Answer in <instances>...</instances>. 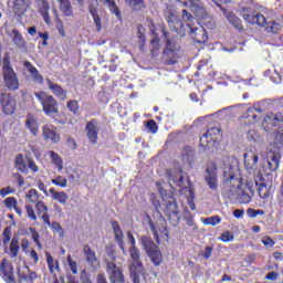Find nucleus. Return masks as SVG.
Masks as SVG:
<instances>
[{
	"instance_id": "473e14b6",
	"label": "nucleus",
	"mask_w": 283,
	"mask_h": 283,
	"mask_svg": "<svg viewBox=\"0 0 283 283\" xmlns=\"http://www.w3.org/2000/svg\"><path fill=\"white\" fill-rule=\"evenodd\" d=\"M27 127L28 129H30L33 136H36V134H39V123L36 122V118L33 117L32 114H29L27 116Z\"/></svg>"
},
{
	"instance_id": "9b49d317",
	"label": "nucleus",
	"mask_w": 283,
	"mask_h": 283,
	"mask_svg": "<svg viewBox=\"0 0 283 283\" xmlns=\"http://www.w3.org/2000/svg\"><path fill=\"white\" fill-rule=\"evenodd\" d=\"M240 14L244 21L253 25H264L266 23V18L262 13H255V10L251 8H243Z\"/></svg>"
},
{
	"instance_id": "7ed1b4c3",
	"label": "nucleus",
	"mask_w": 283,
	"mask_h": 283,
	"mask_svg": "<svg viewBox=\"0 0 283 283\" xmlns=\"http://www.w3.org/2000/svg\"><path fill=\"white\" fill-rule=\"evenodd\" d=\"M181 19L184 23H186L187 30L190 32V36L197 41L198 43H207V31H205V28H196L192 27L191 21H193V15L189 13L187 10L181 11Z\"/></svg>"
},
{
	"instance_id": "c03bdc74",
	"label": "nucleus",
	"mask_w": 283,
	"mask_h": 283,
	"mask_svg": "<svg viewBox=\"0 0 283 283\" xmlns=\"http://www.w3.org/2000/svg\"><path fill=\"white\" fill-rule=\"evenodd\" d=\"M52 185H55V187H61L62 189H65L67 187V178L63 176H57L56 178L51 179Z\"/></svg>"
},
{
	"instance_id": "79ce46f5",
	"label": "nucleus",
	"mask_w": 283,
	"mask_h": 283,
	"mask_svg": "<svg viewBox=\"0 0 283 283\" xmlns=\"http://www.w3.org/2000/svg\"><path fill=\"white\" fill-rule=\"evenodd\" d=\"M19 238L14 237L11 240L10 247H9V251L11 253V258H17V255H19Z\"/></svg>"
},
{
	"instance_id": "20e7f679",
	"label": "nucleus",
	"mask_w": 283,
	"mask_h": 283,
	"mask_svg": "<svg viewBox=\"0 0 283 283\" xmlns=\"http://www.w3.org/2000/svg\"><path fill=\"white\" fill-rule=\"evenodd\" d=\"M140 242L154 265L160 266L163 263V252L158 250V245H156V243H154V241L148 237H142Z\"/></svg>"
},
{
	"instance_id": "cd10ccee",
	"label": "nucleus",
	"mask_w": 283,
	"mask_h": 283,
	"mask_svg": "<svg viewBox=\"0 0 283 283\" xmlns=\"http://www.w3.org/2000/svg\"><path fill=\"white\" fill-rule=\"evenodd\" d=\"M88 10L93 17L97 32H101L103 25L101 24V17H98V1L93 2V4L88 7Z\"/></svg>"
},
{
	"instance_id": "f8f14e48",
	"label": "nucleus",
	"mask_w": 283,
	"mask_h": 283,
	"mask_svg": "<svg viewBox=\"0 0 283 283\" xmlns=\"http://www.w3.org/2000/svg\"><path fill=\"white\" fill-rule=\"evenodd\" d=\"M106 273L111 283H125V274L123 269L114 262L106 263Z\"/></svg>"
},
{
	"instance_id": "b1692460",
	"label": "nucleus",
	"mask_w": 283,
	"mask_h": 283,
	"mask_svg": "<svg viewBox=\"0 0 283 283\" xmlns=\"http://www.w3.org/2000/svg\"><path fill=\"white\" fill-rule=\"evenodd\" d=\"M35 3L38 4V10L43 21L46 23V25H50V3H48V0H35Z\"/></svg>"
},
{
	"instance_id": "e433bc0d",
	"label": "nucleus",
	"mask_w": 283,
	"mask_h": 283,
	"mask_svg": "<svg viewBox=\"0 0 283 283\" xmlns=\"http://www.w3.org/2000/svg\"><path fill=\"white\" fill-rule=\"evenodd\" d=\"M15 169L21 174H28V161L25 163L21 154L15 157Z\"/></svg>"
},
{
	"instance_id": "603ef678",
	"label": "nucleus",
	"mask_w": 283,
	"mask_h": 283,
	"mask_svg": "<svg viewBox=\"0 0 283 283\" xmlns=\"http://www.w3.org/2000/svg\"><path fill=\"white\" fill-rule=\"evenodd\" d=\"M184 220H186V224H188L189 227L198 229V226H196V221H193V214H191V212L186 211L184 213Z\"/></svg>"
},
{
	"instance_id": "338daca9",
	"label": "nucleus",
	"mask_w": 283,
	"mask_h": 283,
	"mask_svg": "<svg viewBox=\"0 0 283 283\" xmlns=\"http://www.w3.org/2000/svg\"><path fill=\"white\" fill-rule=\"evenodd\" d=\"M35 209L39 211V213H48V206H45L43 201H38L35 203Z\"/></svg>"
},
{
	"instance_id": "2eb2a0df",
	"label": "nucleus",
	"mask_w": 283,
	"mask_h": 283,
	"mask_svg": "<svg viewBox=\"0 0 283 283\" xmlns=\"http://www.w3.org/2000/svg\"><path fill=\"white\" fill-rule=\"evenodd\" d=\"M0 273L2 274V277L6 282H17V280L14 279V266L12 265V262H10L8 259H3L0 262Z\"/></svg>"
},
{
	"instance_id": "39448f33",
	"label": "nucleus",
	"mask_w": 283,
	"mask_h": 283,
	"mask_svg": "<svg viewBox=\"0 0 283 283\" xmlns=\"http://www.w3.org/2000/svg\"><path fill=\"white\" fill-rule=\"evenodd\" d=\"M165 15L170 30L177 32L179 36H185V34H187V28H185L182 20H178L176 17V9L174 7H168L166 9Z\"/></svg>"
},
{
	"instance_id": "393cba45",
	"label": "nucleus",
	"mask_w": 283,
	"mask_h": 283,
	"mask_svg": "<svg viewBox=\"0 0 283 283\" xmlns=\"http://www.w3.org/2000/svg\"><path fill=\"white\" fill-rule=\"evenodd\" d=\"M166 209L169 218H172L176 224H178V222H180V211L178 210V203L176 200H169L166 205Z\"/></svg>"
},
{
	"instance_id": "72a5a7b5",
	"label": "nucleus",
	"mask_w": 283,
	"mask_h": 283,
	"mask_svg": "<svg viewBox=\"0 0 283 283\" xmlns=\"http://www.w3.org/2000/svg\"><path fill=\"white\" fill-rule=\"evenodd\" d=\"M11 39H12L14 45H17V48H19L20 50L25 49V40L23 39V35H21V33H19V31L13 29L11 31Z\"/></svg>"
},
{
	"instance_id": "5701e85b",
	"label": "nucleus",
	"mask_w": 283,
	"mask_h": 283,
	"mask_svg": "<svg viewBox=\"0 0 283 283\" xmlns=\"http://www.w3.org/2000/svg\"><path fill=\"white\" fill-rule=\"evenodd\" d=\"M42 136L44 140H51V143H59L60 136L54 125H45L42 127Z\"/></svg>"
},
{
	"instance_id": "c756f323",
	"label": "nucleus",
	"mask_w": 283,
	"mask_h": 283,
	"mask_svg": "<svg viewBox=\"0 0 283 283\" xmlns=\"http://www.w3.org/2000/svg\"><path fill=\"white\" fill-rule=\"evenodd\" d=\"M49 193H51L52 200H56L60 202V205H67L69 196L65 191H56L54 188H51L49 190Z\"/></svg>"
},
{
	"instance_id": "c9c22d12",
	"label": "nucleus",
	"mask_w": 283,
	"mask_h": 283,
	"mask_svg": "<svg viewBox=\"0 0 283 283\" xmlns=\"http://www.w3.org/2000/svg\"><path fill=\"white\" fill-rule=\"evenodd\" d=\"M222 12L224 14V17L228 19V21L235 28L240 29V19L238 18V15H235V13L227 10V9H222Z\"/></svg>"
},
{
	"instance_id": "09e8293b",
	"label": "nucleus",
	"mask_w": 283,
	"mask_h": 283,
	"mask_svg": "<svg viewBox=\"0 0 283 283\" xmlns=\"http://www.w3.org/2000/svg\"><path fill=\"white\" fill-rule=\"evenodd\" d=\"M203 224H210L211 227H217V224H220L222 222V219L220 216L214 217H208L206 219H202Z\"/></svg>"
},
{
	"instance_id": "1a4fd4ad",
	"label": "nucleus",
	"mask_w": 283,
	"mask_h": 283,
	"mask_svg": "<svg viewBox=\"0 0 283 283\" xmlns=\"http://www.w3.org/2000/svg\"><path fill=\"white\" fill-rule=\"evenodd\" d=\"M163 36L166 38V49L164 51V56L168 59H176L178 52H180V42L176 39H170L169 33L161 27Z\"/></svg>"
},
{
	"instance_id": "4468645a",
	"label": "nucleus",
	"mask_w": 283,
	"mask_h": 283,
	"mask_svg": "<svg viewBox=\"0 0 283 283\" xmlns=\"http://www.w3.org/2000/svg\"><path fill=\"white\" fill-rule=\"evenodd\" d=\"M0 105L3 114H7V116H12L17 109V101L10 94H1Z\"/></svg>"
},
{
	"instance_id": "a19ab883",
	"label": "nucleus",
	"mask_w": 283,
	"mask_h": 283,
	"mask_svg": "<svg viewBox=\"0 0 283 283\" xmlns=\"http://www.w3.org/2000/svg\"><path fill=\"white\" fill-rule=\"evenodd\" d=\"M104 3L109 8L111 12L117 17V19H120V9H118V6H116V1L114 0H104Z\"/></svg>"
},
{
	"instance_id": "0e129e2a",
	"label": "nucleus",
	"mask_w": 283,
	"mask_h": 283,
	"mask_svg": "<svg viewBox=\"0 0 283 283\" xmlns=\"http://www.w3.org/2000/svg\"><path fill=\"white\" fill-rule=\"evenodd\" d=\"M107 256H106V264L107 262H116V254H114V250L112 248H108L106 250Z\"/></svg>"
},
{
	"instance_id": "37998d69",
	"label": "nucleus",
	"mask_w": 283,
	"mask_h": 283,
	"mask_svg": "<svg viewBox=\"0 0 283 283\" xmlns=\"http://www.w3.org/2000/svg\"><path fill=\"white\" fill-rule=\"evenodd\" d=\"M149 30L154 36V39L151 40V45L155 46V49L153 50V52H156V50H158V43H160V39H158V33L156 32V25L150 24L149 25Z\"/></svg>"
},
{
	"instance_id": "ea45409f",
	"label": "nucleus",
	"mask_w": 283,
	"mask_h": 283,
	"mask_svg": "<svg viewBox=\"0 0 283 283\" xmlns=\"http://www.w3.org/2000/svg\"><path fill=\"white\" fill-rule=\"evenodd\" d=\"M46 255V264L49 266L50 273H54V271H59V262L54 258H52V254L49 252L45 253Z\"/></svg>"
},
{
	"instance_id": "ddd939ff",
	"label": "nucleus",
	"mask_w": 283,
	"mask_h": 283,
	"mask_svg": "<svg viewBox=\"0 0 283 283\" xmlns=\"http://www.w3.org/2000/svg\"><path fill=\"white\" fill-rule=\"evenodd\" d=\"M260 118H262V109L252 106L249 107L247 112L240 117V123L247 127L249 125H255Z\"/></svg>"
},
{
	"instance_id": "5fc2aeb1",
	"label": "nucleus",
	"mask_w": 283,
	"mask_h": 283,
	"mask_svg": "<svg viewBox=\"0 0 283 283\" xmlns=\"http://www.w3.org/2000/svg\"><path fill=\"white\" fill-rule=\"evenodd\" d=\"M219 240L221 242H233L234 237H233V232L231 231H224L220 237Z\"/></svg>"
},
{
	"instance_id": "69168bd1",
	"label": "nucleus",
	"mask_w": 283,
	"mask_h": 283,
	"mask_svg": "<svg viewBox=\"0 0 283 283\" xmlns=\"http://www.w3.org/2000/svg\"><path fill=\"white\" fill-rule=\"evenodd\" d=\"M67 108L73 114H76V112H78V103L76 101H69L67 102Z\"/></svg>"
},
{
	"instance_id": "0eeeda50",
	"label": "nucleus",
	"mask_w": 283,
	"mask_h": 283,
	"mask_svg": "<svg viewBox=\"0 0 283 283\" xmlns=\"http://www.w3.org/2000/svg\"><path fill=\"white\" fill-rule=\"evenodd\" d=\"M3 81L6 86L13 92L19 90V77L14 70L10 67V60L4 59L3 61Z\"/></svg>"
},
{
	"instance_id": "a18cd8bd",
	"label": "nucleus",
	"mask_w": 283,
	"mask_h": 283,
	"mask_svg": "<svg viewBox=\"0 0 283 283\" xmlns=\"http://www.w3.org/2000/svg\"><path fill=\"white\" fill-rule=\"evenodd\" d=\"M66 262H67L69 268H70L71 272L73 273V275H77V273H78V264L76 263V261L74 259H72L71 254H69L66 256Z\"/></svg>"
},
{
	"instance_id": "423d86ee",
	"label": "nucleus",
	"mask_w": 283,
	"mask_h": 283,
	"mask_svg": "<svg viewBox=\"0 0 283 283\" xmlns=\"http://www.w3.org/2000/svg\"><path fill=\"white\" fill-rule=\"evenodd\" d=\"M35 98L40 101L43 112L46 116H52V114H59L57 103L54 96L48 95L45 92L35 93Z\"/></svg>"
},
{
	"instance_id": "58836bf2",
	"label": "nucleus",
	"mask_w": 283,
	"mask_h": 283,
	"mask_svg": "<svg viewBox=\"0 0 283 283\" xmlns=\"http://www.w3.org/2000/svg\"><path fill=\"white\" fill-rule=\"evenodd\" d=\"M50 158H51V163L55 165L59 171H63V159L61 158V156H59V154L51 150Z\"/></svg>"
},
{
	"instance_id": "8fccbe9b",
	"label": "nucleus",
	"mask_w": 283,
	"mask_h": 283,
	"mask_svg": "<svg viewBox=\"0 0 283 283\" xmlns=\"http://www.w3.org/2000/svg\"><path fill=\"white\" fill-rule=\"evenodd\" d=\"M156 187L163 200H168V198H171V192L169 190H165V188H163V184L156 182Z\"/></svg>"
},
{
	"instance_id": "680f3d73",
	"label": "nucleus",
	"mask_w": 283,
	"mask_h": 283,
	"mask_svg": "<svg viewBox=\"0 0 283 283\" xmlns=\"http://www.w3.org/2000/svg\"><path fill=\"white\" fill-rule=\"evenodd\" d=\"M182 156L186 160H188V163H191V160H193V150L190 147L185 148Z\"/></svg>"
},
{
	"instance_id": "6e6552de",
	"label": "nucleus",
	"mask_w": 283,
	"mask_h": 283,
	"mask_svg": "<svg viewBox=\"0 0 283 283\" xmlns=\"http://www.w3.org/2000/svg\"><path fill=\"white\" fill-rule=\"evenodd\" d=\"M220 136H222L220 133V127L209 126L207 133L200 138V146L203 147V149H207L211 147L213 143L220 140Z\"/></svg>"
},
{
	"instance_id": "13d9d810",
	"label": "nucleus",
	"mask_w": 283,
	"mask_h": 283,
	"mask_svg": "<svg viewBox=\"0 0 283 283\" xmlns=\"http://www.w3.org/2000/svg\"><path fill=\"white\" fill-rule=\"evenodd\" d=\"M167 176H168L169 180H172V182H182V175H180V171H178L174 175V172L171 170H169V171H167Z\"/></svg>"
},
{
	"instance_id": "6ab92c4d",
	"label": "nucleus",
	"mask_w": 283,
	"mask_h": 283,
	"mask_svg": "<svg viewBox=\"0 0 283 283\" xmlns=\"http://www.w3.org/2000/svg\"><path fill=\"white\" fill-rule=\"evenodd\" d=\"M261 158L263 160L266 159L270 171H276L277 167H280V153L273 150H270L266 155L262 153Z\"/></svg>"
},
{
	"instance_id": "2f4dec72",
	"label": "nucleus",
	"mask_w": 283,
	"mask_h": 283,
	"mask_svg": "<svg viewBox=\"0 0 283 283\" xmlns=\"http://www.w3.org/2000/svg\"><path fill=\"white\" fill-rule=\"evenodd\" d=\"M260 27L265 28L266 32H269L270 34H280V30H282L280 23L275 22L274 20H271L269 22H266L265 20L264 25Z\"/></svg>"
},
{
	"instance_id": "9d476101",
	"label": "nucleus",
	"mask_w": 283,
	"mask_h": 283,
	"mask_svg": "<svg viewBox=\"0 0 283 283\" xmlns=\"http://www.w3.org/2000/svg\"><path fill=\"white\" fill-rule=\"evenodd\" d=\"M240 189H242V191L238 195V200H240L242 205H249L253 196H255V184L252 179H247L245 184L240 186Z\"/></svg>"
},
{
	"instance_id": "4c0bfd02",
	"label": "nucleus",
	"mask_w": 283,
	"mask_h": 283,
	"mask_svg": "<svg viewBox=\"0 0 283 283\" xmlns=\"http://www.w3.org/2000/svg\"><path fill=\"white\" fill-rule=\"evenodd\" d=\"M258 193H259L260 198H262L263 200H266V198H269V196H271V190H269V187L266 186V184H264L262 181V179H260Z\"/></svg>"
},
{
	"instance_id": "bf43d9fd",
	"label": "nucleus",
	"mask_w": 283,
	"mask_h": 283,
	"mask_svg": "<svg viewBox=\"0 0 283 283\" xmlns=\"http://www.w3.org/2000/svg\"><path fill=\"white\" fill-rule=\"evenodd\" d=\"M2 238H3V244H8L10 242V240H12V231L10 230V228H6L3 233H2Z\"/></svg>"
},
{
	"instance_id": "774afa93",
	"label": "nucleus",
	"mask_w": 283,
	"mask_h": 283,
	"mask_svg": "<svg viewBox=\"0 0 283 283\" xmlns=\"http://www.w3.org/2000/svg\"><path fill=\"white\" fill-rule=\"evenodd\" d=\"M29 258L31 260V264H39V253L35 250H31L29 252Z\"/></svg>"
},
{
	"instance_id": "c85d7f7f",
	"label": "nucleus",
	"mask_w": 283,
	"mask_h": 283,
	"mask_svg": "<svg viewBox=\"0 0 283 283\" xmlns=\"http://www.w3.org/2000/svg\"><path fill=\"white\" fill-rule=\"evenodd\" d=\"M3 205L6 207V209H8L9 211H12V209H14L15 213H18V216H22V211L21 208L19 207V201H17V198L14 197H8L4 199Z\"/></svg>"
},
{
	"instance_id": "a878e982",
	"label": "nucleus",
	"mask_w": 283,
	"mask_h": 283,
	"mask_svg": "<svg viewBox=\"0 0 283 283\" xmlns=\"http://www.w3.org/2000/svg\"><path fill=\"white\" fill-rule=\"evenodd\" d=\"M60 6V12L62 17L66 19H72L74 17V9L72 8V2L70 0H57Z\"/></svg>"
},
{
	"instance_id": "412c9836",
	"label": "nucleus",
	"mask_w": 283,
	"mask_h": 283,
	"mask_svg": "<svg viewBox=\"0 0 283 283\" xmlns=\"http://www.w3.org/2000/svg\"><path fill=\"white\" fill-rule=\"evenodd\" d=\"M46 85L49 90L59 98L60 101H66L67 91H65L61 85L52 82L50 78H46Z\"/></svg>"
},
{
	"instance_id": "dca6fc26",
	"label": "nucleus",
	"mask_w": 283,
	"mask_h": 283,
	"mask_svg": "<svg viewBox=\"0 0 283 283\" xmlns=\"http://www.w3.org/2000/svg\"><path fill=\"white\" fill-rule=\"evenodd\" d=\"M283 123V115L282 113L277 114H268L263 120V127L268 132H273L274 127H280V124Z\"/></svg>"
},
{
	"instance_id": "864d4df0",
	"label": "nucleus",
	"mask_w": 283,
	"mask_h": 283,
	"mask_svg": "<svg viewBox=\"0 0 283 283\" xmlns=\"http://www.w3.org/2000/svg\"><path fill=\"white\" fill-rule=\"evenodd\" d=\"M274 140L276 145H283V126H280L274 134Z\"/></svg>"
},
{
	"instance_id": "052dcab7",
	"label": "nucleus",
	"mask_w": 283,
	"mask_h": 283,
	"mask_svg": "<svg viewBox=\"0 0 283 283\" xmlns=\"http://www.w3.org/2000/svg\"><path fill=\"white\" fill-rule=\"evenodd\" d=\"M146 127L149 129V132H151V134H156V132H158V124H156L154 119H149L146 123Z\"/></svg>"
},
{
	"instance_id": "a211bd4d",
	"label": "nucleus",
	"mask_w": 283,
	"mask_h": 283,
	"mask_svg": "<svg viewBox=\"0 0 283 283\" xmlns=\"http://www.w3.org/2000/svg\"><path fill=\"white\" fill-rule=\"evenodd\" d=\"M85 132L90 143H92V145H96L98 140V122H96V119H92L86 123Z\"/></svg>"
},
{
	"instance_id": "de8ad7c7",
	"label": "nucleus",
	"mask_w": 283,
	"mask_h": 283,
	"mask_svg": "<svg viewBox=\"0 0 283 283\" xmlns=\"http://www.w3.org/2000/svg\"><path fill=\"white\" fill-rule=\"evenodd\" d=\"M29 231L32 235L33 242H35L39 251H41V249H43V245L41 244V235H39V232H36L34 228H29Z\"/></svg>"
},
{
	"instance_id": "f3484780",
	"label": "nucleus",
	"mask_w": 283,
	"mask_h": 283,
	"mask_svg": "<svg viewBox=\"0 0 283 283\" xmlns=\"http://www.w3.org/2000/svg\"><path fill=\"white\" fill-rule=\"evenodd\" d=\"M258 153L248 150L244 154V167L249 174H255V169L258 168Z\"/></svg>"
},
{
	"instance_id": "bb28decb",
	"label": "nucleus",
	"mask_w": 283,
	"mask_h": 283,
	"mask_svg": "<svg viewBox=\"0 0 283 283\" xmlns=\"http://www.w3.org/2000/svg\"><path fill=\"white\" fill-rule=\"evenodd\" d=\"M24 67L31 74V78H32L33 83H39L40 85H42L43 75L39 73V70H36V67H34V65H32L28 61L24 62Z\"/></svg>"
},
{
	"instance_id": "6e6d98bb",
	"label": "nucleus",
	"mask_w": 283,
	"mask_h": 283,
	"mask_svg": "<svg viewBox=\"0 0 283 283\" xmlns=\"http://www.w3.org/2000/svg\"><path fill=\"white\" fill-rule=\"evenodd\" d=\"M50 227H51L53 233L59 234L60 238H63V235L65 234V233L63 232V227H61V223H59V222H53Z\"/></svg>"
},
{
	"instance_id": "f704fd0d",
	"label": "nucleus",
	"mask_w": 283,
	"mask_h": 283,
	"mask_svg": "<svg viewBox=\"0 0 283 283\" xmlns=\"http://www.w3.org/2000/svg\"><path fill=\"white\" fill-rule=\"evenodd\" d=\"M30 3H32V0H15L14 8L20 14H24L30 10Z\"/></svg>"
},
{
	"instance_id": "4d7b16f0",
	"label": "nucleus",
	"mask_w": 283,
	"mask_h": 283,
	"mask_svg": "<svg viewBox=\"0 0 283 283\" xmlns=\"http://www.w3.org/2000/svg\"><path fill=\"white\" fill-rule=\"evenodd\" d=\"M126 3L133 9V10H142L143 9V0H126Z\"/></svg>"
},
{
	"instance_id": "7c9ffc66",
	"label": "nucleus",
	"mask_w": 283,
	"mask_h": 283,
	"mask_svg": "<svg viewBox=\"0 0 283 283\" xmlns=\"http://www.w3.org/2000/svg\"><path fill=\"white\" fill-rule=\"evenodd\" d=\"M83 251H84L86 262L91 266H94V264H96V262H98V258H96V252H94V250H92V248H90V245H84Z\"/></svg>"
},
{
	"instance_id": "e2e57ef3",
	"label": "nucleus",
	"mask_w": 283,
	"mask_h": 283,
	"mask_svg": "<svg viewBox=\"0 0 283 283\" xmlns=\"http://www.w3.org/2000/svg\"><path fill=\"white\" fill-rule=\"evenodd\" d=\"M27 216L30 220H36V213L34 212V208L31 205L25 206Z\"/></svg>"
},
{
	"instance_id": "f257e3e1",
	"label": "nucleus",
	"mask_w": 283,
	"mask_h": 283,
	"mask_svg": "<svg viewBox=\"0 0 283 283\" xmlns=\"http://www.w3.org/2000/svg\"><path fill=\"white\" fill-rule=\"evenodd\" d=\"M222 167L223 181L233 182L240 166H238V159L235 157H224L223 159L216 158L207 164L205 181L211 191H218V168Z\"/></svg>"
},
{
	"instance_id": "aec40b11",
	"label": "nucleus",
	"mask_w": 283,
	"mask_h": 283,
	"mask_svg": "<svg viewBox=\"0 0 283 283\" xmlns=\"http://www.w3.org/2000/svg\"><path fill=\"white\" fill-rule=\"evenodd\" d=\"M182 1L186 8H190L191 12L197 17H205V7H202V2L200 0H177Z\"/></svg>"
},
{
	"instance_id": "49530a36",
	"label": "nucleus",
	"mask_w": 283,
	"mask_h": 283,
	"mask_svg": "<svg viewBox=\"0 0 283 283\" xmlns=\"http://www.w3.org/2000/svg\"><path fill=\"white\" fill-rule=\"evenodd\" d=\"M27 202H38L39 201V191L36 189H31L25 195Z\"/></svg>"
},
{
	"instance_id": "3c124183",
	"label": "nucleus",
	"mask_w": 283,
	"mask_h": 283,
	"mask_svg": "<svg viewBox=\"0 0 283 283\" xmlns=\"http://www.w3.org/2000/svg\"><path fill=\"white\" fill-rule=\"evenodd\" d=\"M247 136L250 143H260V140H262L260 133H258L255 129L249 130Z\"/></svg>"
},
{
	"instance_id": "4be33fe9",
	"label": "nucleus",
	"mask_w": 283,
	"mask_h": 283,
	"mask_svg": "<svg viewBox=\"0 0 283 283\" xmlns=\"http://www.w3.org/2000/svg\"><path fill=\"white\" fill-rule=\"evenodd\" d=\"M112 229L115 233V239L118 242L119 249L125 255H127V250L125 249V234H123V230L120 229V224H118V221L112 222Z\"/></svg>"
},
{
	"instance_id": "f03ea898",
	"label": "nucleus",
	"mask_w": 283,
	"mask_h": 283,
	"mask_svg": "<svg viewBox=\"0 0 283 283\" xmlns=\"http://www.w3.org/2000/svg\"><path fill=\"white\" fill-rule=\"evenodd\" d=\"M132 262L128 265V271L133 283H140V275L145 273V268L143 262H140V250L136 247H130L128 249Z\"/></svg>"
}]
</instances>
